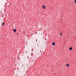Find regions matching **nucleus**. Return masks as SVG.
I'll use <instances>...</instances> for the list:
<instances>
[{
    "mask_svg": "<svg viewBox=\"0 0 76 76\" xmlns=\"http://www.w3.org/2000/svg\"><path fill=\"white\" fill-rule=\"evenodd\" d=\"M43 9H45V6H42Z\"/></svg>",
    "mask_w": 76,
    "mask_h": 76,
    "instance_id": "obj_1",
    "label": "nucleus"
},
{
    "mask_svg": "<svg viewBox=\"0 0 76 76\" xmlns=\"http://www.w3.org/2000/svg\"><path fill=\"white\" fill-rule=\"evenodd\" d=\"M55 45V43L54 42H53L52 44V45Z\"/></svg>",
    "mask_w": 76,
    "mask_h": 76,
    "instance_id": "obj_2",
    "label": "nucleus"
},
{
    "mask_svg": "<svg viewBox=\"0 0 76 76\" xmlns=\"http://www.w3.org/2000/svg\"><path fill=\"white\" fill-rule=\"evenodd\" d=\"M72 48H69V50H72Z\"/></svg>",
    "mask_w": 76,
    "mask_h": 76,
    "instance_id": "obj_3",
    "label": "nucleus"
},
{
    "mask_svg": "<svg viewBox=\"0 0 76 76\" xmlns=\"http://www.w3.org/2000/svg\"><path fill=\"white\" fill-rule=\"evenodd\" d=\"M14 32H16V29H14Z\"/></svg>",
    "mask_w": 76,
    "mask_h": 76,
    "instance_id": "obj_4",
    "label": "nucleus"
},
{
    "mask_svg": "<svg viewBox=\"0 0 76 76\" xmlns=\"http://www.w3.org/2000/svg\"><path fill=\"white\" fill-rule=\"evenodd\" d=\"M2 25H4V23L3 22V23H2Z\"/></svg>",
    "mask_w": 76,
    "mask_h": 76,
    "instance_id": "obj_5",
    "label": "nucleus"
},
{
    "mask_svg": "<svg viewBox=\"0 0 76 76\" xmlns=\"http://www.w3.org/2000/svg\"><path fill=\"white\" fill-rule=\"evenodd\" d=\"M67 67H68V66H69V64H67Z\"/></svg>",
    "mask_w": 76,
    "mask_h": 76,
    "instance_id": "obj_6",
    "label": "nucleus"
},
{
    "mask_svg": "<svg viewBox=\"0 0 76 76\" xmlns=\"http://www.w3.org/2000/svg\"><path fill=\"white\" fill-rule=\"evenodd\" d=\"M61 35H62V33H61L60 34Z\"/></svg>",
    "mask_w": 76,
    "mask_h": 76,
    "instance_id": "obj_7",
    "label": "nucleus"
},
{
    "mask_svg": "<svg viewBox=\"0 0 76 76\" xmlns=\"http://www.w3.org/2000/svg\"><path fill=\"white\" fill-rule=\"evenodd\" d=\"M75 3H76V0H75Z\"/></svg>",
    "mask_w": 76,
    "mask_h": 76,
    "instance_id": "obj_8",
    "label": "nucleus"
},
{
    "mask_svg": "<svg viewBox=\"0 0 76 76\" xmlns=\"http://www.w3.org/2000/svg\"><path fill=\"white\" fill-rule=\"evenodd\" d=\"M23 32V33H25V31H24Z\"/></svg>",
    "mask_w": 76,
    "mask_h": 76,
    "instance_id": "obj_9",
    "label": "nucleus"
}]
</instances>
